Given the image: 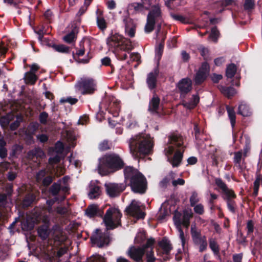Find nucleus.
<instances>
[{"instance_id":"obj_1","label":"nucleus","mask_w":262,"mask_h":262,"mask_svg":"<svg viewBox=\"0 0 262 262\" xmlns=\"http://www.w3.org/2000/svg\"><path fill=\"white\" fill-rule=\"evenodd\" d=\"M127 142L130 152L135 158L143 157L152 152L154 142L149 135L139 134L135 135Z\"/></svg>"},{"instance_id":"obj_2","label":"nucleus","mask_w":262,"mask_h":262,"mask_svg":"<svg viewBox=\"0 0 262 262\" xmlns=\"http://www.w3.org/2000/svg\"><path fill=\"white\" fill-rule=\"evenodd\" d=\"M123 166L124 162L118 155L107 154L99 159L98 173L102 176H107L121 169Z\"/></svg>"},{"instance_id":"obj_3","label":"nucleus","mask_w":262,"mask_h":262,"mask_svg":"<svg viewBox=\"0 0 262 262\" xmlns=\"http://www.w3.org/2000/svg\"><path fill=\"white\" fill-rule=\"evenodd\" d=\"M168 144L167 147L164 149L165 154L168 157L172 154L174 150V145L178 149L176 151L171 163L173 166H178L181 162L183 154L184 151V146L183 145L184 141L182 136L178 133H172L168 136Z\"/></svg>"},{"instance_id":"obj_4","label":"nucleus","mask_w":262,"mask_h":262,"mask_svg":"<svg viewBox=\"0 0 262 262\" xmlns=\"http://www.w3.org/2000/svg\"><path fill=\"white\" fill-rule=\"evenodd\" d=\"M162 23L163 18L160 7L158 5L152 6L147 16L146 23L144 28L145 32L146 33L152 32L155 26L157 25V34H158L160 31Z\"/></svg>"},{"instance_id":"obj_5","label":"nucleus","mask_w":262,"mask_h":262,"mask_svg":"<svg viewBox=\"0 0 262 262\" xmlns=\"http://www.w3.org/2000/svg\"><path fill=\"white\" fill-rule=\"evenodd\" d=\"M107 46L116 51H123L128 52L133 49V46L129 39L122 35L115 33L108 37L106 40Z\"/></svg>"},{"instance_id":"obj_6","label":"nucleus","mask_w":262,"mask_h":262,"mask_svg":"<svg viewBox=\"0 0 262 262\" xmlns=\"http://www.w3.org/2000/svg\"><path fill=\"white\" fill-rule=\"evenodd\" d=\"M122 216L121 212L118 208L114 207L109 208L106 210L103 218L106 231L114 230L119 226H121V218Z\"/></svg>"},{"instance_id":"obj_7","label":"nucleus","mask_w":262,"mask_h":262,"mask_svg":"<svg viewBox=\"0 0 262 262\" xmlns=\"http://www.w3.org/2000/svg\"><path fill=\"white\" fill-rule=\"evenodd\" d=\"M75 88L82 95H91L96 91L97 84L92 78L84 77L78 80L75 85Z\"/></svg>"},{"instance_id":"obj_8","label":"nucleus","mask_w":262,"mask_h":262,"mask_svg":"<svg viewBox=\"0 0 262 262\" xmlns=\"http://www.w3.org/2000/svg\"><path fill=\"white\" fill-rule=\"evenodd\" d=\"M190 233L193 244L199 246V252H203L207 249L208 243L206 237L201 235L200 230H198L195 225H191Z\"/></svg>"},{"instance_id":"obj_9","label":"nucleus","mask_w":262,"mask_h":262,"mask_svg":"<svg viewBox=\"0 0 262 262\" xmlns=\"http://www.w3.org/2000/svg\"><path fill=\"white\" fill-rule=\"evenodd\" d=\"M64 169L61 167L56 166V169H52L50 166H47L46 168L39 171L36 173V180H52L53 176H57L63 174Z\"/></svg>"},{"instance_id":"obj_10","label":"nucleus","mask_w":262,"mask_h":262,"mask_svg":"<svg viewBox=\"0 0 262 262\" xmlns=\"http://www.w3.org/2000/svg\"><path fill=\"white\" fill-rule=\"evenodd\" d=\"M90 241L93 245L102 248L109 244L110 237L108 232H103L100 229H96L90 237Z\"/></svg>"},{"instance_id":"obj_11","label":"nucleus","mask_w":262,"mask_h":262,"mask_svg":"<svg viewBox=\"0 0 262 262\" xmlns=\"http://www.w3.org/2000/svg\"><path fill=\"white\" fill-rule=\"evenodd\" d=\"M126 181L121 183H106L104 185L106 194L110 198H115L119 196L126 188Z\"/></svg>"},{"instance_id":"obj_12","label":"nucleus","mask_w":262,"mask_h":262,"mask_svg":"<svg viewBox=\"0 0 262 262\" xmlns=\"http://www.w3.org/2000/svg\"><path fill=\"white\" fill-rule=\"evenodd\" d=\"M127 213L137 219H143L145 216V213L141 209L135 200H133L131 203L125 209Z\"/></svg>"},{"instance_id":"obj_13","label":"nucleus","mask_w":262,"mask_h":262,"mask_svg":"<svg viewBox=\"0 0 262 262\" xmlns=\"http://www.w3.org/2000/svg\"><path fill=\"white\" fill-rule=\"evenodd\" d=\"M123 172L126 180H146L143 174L132 166L125 167Z\"/></svg>"},{"instance_id":"obj_14","label":"nucleus","mask_w":262,"mask_h":262,"mask_svg":"<svg viewBox=\"0 0 262 262\" xmlns=\"http://www.w3.org/2000/svg\"><path fill=\"white\" fill-rule=\"evenodd\" d=\"M209 70L210 67L207 62L202 63L194 79L196 84H200L204 82L209 74Z\"/></svg>"},{"instance_id":"obj_15","label":"nucleus","mask_w":262,"mask_h":262,"mask_svg":"<svg viewBox=\"0 0 262 262\" xmlns=\"http://www.w3.org/2000/svg\"><path fill=\"white\" fill-rule=\"evenodd\" d=\"M128 185L131 190L135 193L143 194L146 193L147 189V181H129Z\"/></svg>"},{"instance_id":"obj_16","label":"nucleus","mask_w":262,"mask_h":262,"mask_svg":"<svg viewBox=\"0 0 262 262\" xmlns=\"http://www.w3.org/2000/svg\"><path fill=\"white\" fill-rule=\"evenodd\" d=\"M61 189V184L58 183H53L49 188L50 193L54 198L47 201L49 205H53L56 202L63 201L66 199V196H61L60 199L57 196L59 191Z\"/></svg>"},{"instance_id":"obj_17","label":"nucleus","mask_w":262,"mask_h":262,"mask_svg":"<svg viewBox=\"0 0 262 262\" xmlns=\"http://www.w3.org/2000/svg\"><path fill=\"white\" fill-rule=\"evenodd\" d=\"M140 3L134 2L128 5V8L133 11V14H144L146 10H149V7L146 6V0H141Z\"/></svg>"},{"instance_id":"obj_18","label":"nucleus","mask_w":262,"mask_h":262,"mask_svg":"<svg viewBox=\"0 0 262 262\" xmlns=\"http://www.w3.org/2000/svg\"><path fill=\"white\" fill-rule=\"evenodd\" d=\"M45 157L44 152L39 148H35L29 151L27 154L28 159L36 163L38 165L40 164V159L43 158Z\"/></svg>"},{"instance_id":"obj_19","label":"nucleus","mask_w":262,"mask_h":262,"mask_svg":"<svg viewBox=\"0 0 262 262\" xmlns=\"http://www.w3.org/2000/svg\"><path fill=\"white\" fill-rule=\"evenodd\" d=\"M144 253V249L136 248L134 246L130 247L127 252L129 257L137 262H142V257Z\"/></svg>"},{"instance_id":"obj_20","label":"nucleus","mask_w":262,"mask_h":262,"mask_svg":"<svg viewBox=\"0 0 262 262\" xmlns=\"http://www.w3.org/2000/svg\"><path fill=\"white\" fill-rule=\"evenodd\" d=\"M123 22L125 24V34L130 37L135 36L136 25L134 21L130 18L126 17L123 19Z\"/></svg>"},{"instance_id":"obj_21","label":"nucleus","mask_w":262,"mask_h":262,"mask_svg":"<svg viewBox=\"0 0 262 262\" xmlns=\"http://www.w3.org/2000/svg\"><path fill=\"white\" fill-rule=\"evenodd\" d=\"M233 163L234 166L241 171H243L245 175V169L246 166L244 161V158H243V152L242 150L234 153Z\"/></svg>"},{"instance_id":"obj_22","label":"nucleus","mask_w":262,"mask_h":262,"mask_svg":"<svg viewBox=\"0 0 262 262\" xmlns=\"http://www.w3.org/2000/svg\"><path fill=\"white\" fill-rule=\"evenodd\" d=\"M98 182L99 181H91L89 184L88 195L91 199L98 198L101 195V187L98 185Z\"/></svg>"},{"instance_id":"obj_23","label":"nucleus","mask_w":262,"mask_h":262,"mask_svg":"<svg viewBox=\"0 0 262 262\" xmlns=\"http://www.w3.org/2000/svg\"><path fill=\"white\" fill-rule=\"evenodd\" d=\"M159 75V70L155 68L152 72L147 75L146 83L148 88L150 90H154L156 88L157 77Z\"/></svg>"},{"instance_id":"obj_24","label":"nucleus","mask_w":262,"mask_h":262,"mask_svg":"<svg viewBox=\"0 0 262 262\" xmlns=\"http://www.w3.org/2000/svg\"><path fill=\"white\" fill-rule=\"evenodd\" d=\"M177 87L182 94H186L192 89L191 80L188 78H183L179 82Z\"/></svg>"},{"instance_id":"obj_25","label":"nucleus","mask_w":262,"mask_h":262,"mask_svg":"<svg viewBox=\"0 0 262 262\" xmlns=\"http://www.w3.org/2000/svg\"><path fill=\"white\" fill-rule=\"evenodd\" d=\"M160 99L159 97L154 95L149 100L148 111L151 114H158L160 110Z\"/></svg>"},{"instance_id":"obj_26","label":"nucleus","mask_w":262,"mask_h":262,"mask_svg":"<svg viewBox=\"0 0 262 262\" xmlns=\"http://www.w3.org/2000/svg\"><path fill=\"white\" fill-rule=\"evenodd\" d=\"M13 192V185L12 184H7L6 186V193H0V208L6 207L7 203V197L11 196Z\"/></svg>"},{"instance_id":"obj_27","label":"nucleus","mask_w":262,"mask_h":262,"mask_svg":"<svg viewBox=\"0 0 262 262\" xmlns=\"http://www.w3.org/2000/svg\"><path fill=\"white\" fill-rule=\"evenodd\" d=\"M215 183L216 186L226 195L227 198L232 199L236 197V194L234 191L228 189L227 185L223 181H215Z\"/></svg>"},{"instance_id":"obj_28","label":"nucleus","mask_w":262,"mask_h":262,"mask_svg":"<svg viewBox=\"0 0 262 262\" xmlns=\"http://www.w3.org/2000/svg\"><path fill=\"white\" fill-rule=\"evenodd\" d=\"M101 213L97 205H89L85 210L86 215L90 218L94 217L97 215H101Z\"/></svg>"},{"instance_id":"obj_29","label":"nucleus","mask_w":262,"mask_h":262,"mask_svg":"<svg viewBox=\"0 0 262 262\" xmlns=\"http://www.w3.org/2000/svg\"><path fill=\"white\" fill-rule=\"evenodd\" d=\"M120 108L119 102L116 100L112 101L108 107L107 108L109 113L111 114L113 117H117L119 115Z\"/></svg>"},{"instance_id":"obj_30","label":"nucleus","mask_w":262,"mask_h":262,"mask_svg":"<svg viewBox=\"0 0 262 262\" xmlns=\"http://www.w3.org/2000/svg\"><path fill=\"white\" fill-rule=\"evenodd\" d=\"M37 234L38 236L42 241L47 239L50 233L49 228L48 226L42 225L38 227L37 229Z\"/></svg>"},{"instance_id":"obj_31","label":"nucleus","mask_w":262,"mask_h":262,"mask_svg":"<svg viewBox=\"0 0 262 262\" xmlns=\"http://www.w3.org/2000/svg\"><path fill=\"white\" fill-rule=\"evenodd\" d=\"M97 14V24L98 28L102 31L105 30L107 27V23L103 16V13L101 11L98 9L96 11Z\"/></svg>"},{"instance_id":"obj_32","label":"nucleus","mask_w":262,"mask_h":262,"mask_svg":"<svg viewBox=\"0 0 262 262\" xmlns=\"http://www.w3.org/2000/svg\"><path fill=\"white\" fill-rule=\"evenodd\" d=\"M159 245L162 249L163 253L166 255H168L172 249V247L171 244L170 243V241L165 237H163L159 243Z\"/></svg>"},{"instance_id":"obj_33","label":"nucleus","mask_w":262,"mask_h":262,"mask_svg":"<svg viewBox=\"0 0 262 262\" xmlns=\"http://www.w3.org/2000/svg\"><path fill=\"white\" fill-rule=\"evenodd\" d=\"M36 196L32 193H28L25 196L23 202L22 206L24 208H28L30 206L33 202L35 201Z\"/></svg>"},{"instance_id":"obj_34","label":"nucleus","mask_w":262,"mask_h":262,"mask_svg":"<svg viewBox=\"0 0 262 262\" xmlns=\"http://www.w3.org/2000/svg\"><path fill=\"white\" fill-rule=\"evenodd\" d=\"M238 113L243 116L248 117L252 114V111L246 103H242L239 105Z\"/></svg>"},{"instance_id":"obj_35","label":"nucleus","mask_w":262,"mask_h":262,"mask_svg":"<svg viewBox=\"0 0 262 262\" xmlns=\"http://www.w3.org/2000/svg\"><path fill=\"white\" fill-rule=\"evenodd\" d=\"M192 216L193 214L191 211L184 210L181 224L186 228H188L190 225V219L192 217Z\"/></svg>"},{"instance_id":"obj_36","label":"nucleus","mask_w":262,"mask_h":262,"mask_svg":"<svg viewBox=\"0 0 262 262\" xmlns=\"http://www.w3.org/2000/svg\"><path fill=\"white\" fill-rule=\"evenodd\" d=\"M218 88L221 93L229 98L234 96L236 93L235 90L232 87H225L223 85H219Z\"/></svg>"},{"instance_id":"obj_37","label":"nucleus","mask_w":262,"mask_h":262,"mask_svg":"<svg viewBox=\"0 0 262 262\" xmlns=\"http://www.w3.org/2000/svg\"><path fill=\"white\" fill-rule=\"evenodd\" d=\"M199 97L196 95L192 96L191 100L189 102H184L183 106L188 109H192L194 108L199 102Z\"/></svg>"},{"instance_id":"obj_38","label":"nucleus","mask_w":262,"mask_h":262,"mask_svg":"<svg viewBox=\"0 0 262 262\" xmlns=\"http://www.w3.org/2000/svg\"><path fill=\"white\" fill-rule=\"evenodd\" d=\"M38 79L35 73L30 72L26 73L24 79L27 84H34Z\"/></svg>"},{"instance_id":"obj_39","label":"nucleus","mask_w":262,"mask_h":262,"mask_svg":"<svg viewBox=\"0 0 262 262\" xmlns=\"http://www.w3.org/2000/svg\"><path fill=\"white\" fill-rule=\"evenodd\" d=\"M237 67L234 63H231L227 66L226 70V76L228 78H232L235 74Z\"/></svg>"},{"instance_id":"obj_40","label":"nucleus","mask_w":262,"mask_h":262,"mask_svg":"<svg viewBox=\"0 0 262 262\" xmlns=\"http://www.w3.org/2000/svg\"><path fill=\"white\" fill-rule=\"evenodd\" d=\"M226 110L228 113V117L230 120V122L232 128H233L235 126V121H236V116L235 113L234 111L233 108L229 106H226Z\"/></svg>"},{"instance_id":"obj_41","label":"nucleus","mask_w":262,"mask_h":262,"mask_svg":"<svg viewBox=\"0 0 262 262\" xmlns=\"http://www.w3.org/2000/svg\"><path fill=\"white\" fill-rule=\"evenodd\" d=\"M39 124L37 122L30 123L27 127V133L30 136H33L39 128Z\"/></svg>"},{"instance_id":"obj_42","label":"nucleus","mask_w":262,"mask_h":262,"mask_svg":"<svg viewBox=\"0 0 262 262\" xmlns=\"http://www.w3.org/2000/svg\"><path fill=\"white\" fill-rule=\"evenodd\" d=\"M209 247L214 254H217L219 252V247L214 238H211L209 240Z\"/></svg>"},{"instance_id":"obj_43","label":"nucleus","mask_w":262,"mask_h":262,"mask_svg":"<svg viewBox=\"0 0 262 262\" xmlns=\"http://www.w3.org/2000/svg\"><path fill=\"white\" fill-rule=\"evenodd\" d=\"M155 243V240L153 238H150L146 241L145 244L143 245L141 249H144V253L147 251L148 248L152 249L153 246Z\"/></svg>"},{"instance_id":"obj_44","label":"nucleus","mask_w":262,"mask_h":262,"mask_svg":"<svg viewBox=\"0 0 262 262\" xmlns=\"http://www.w3.org/2000/svg\"><path fill=\"white\" fill-rule=\"evenodd\" d=\"M76 37V36L75 33L74 31H72L71 32L64 36L63 39L65 42L70 43L74 41Z\"/></svg>"},{"instance_id":"obj_45","label":"nucleus","mask_w":262,"mask_h":262,"mask_svg":"<svg viewBox=\"0 0 262 262\" xmlns=\"http://www.w3.org/2000/svg\"><path fill=\"white\" fill-rule=\"evenodd\" d=\"M53 48L55 50L61 53H68L69 51V48L63 45H53Z\"/></svg>"},{"instance_id":"obj_46","label":"nucleus","mask_w":262,"mask_h":262,"mask_svg":"<svg viewBox=\"0 0 262 262\" xmlns=\"http://www.w3.org/2000/svg\"><path fill=\"white\" fill-rule=\"evenodd\" d=\"M226 200L228 209L232 213H234L235 212V202L230 198H227Z\"/></svg>"},{"instance_id":"obj_47","label":"nucleus","mask_w":262,"mask_h":262,"mask_svg":"<svg viewBox=\"0 0 262 262\" xmlns=\"http://www.w3.org/2000/svg\"><path fill=\"white\" fill-rule=\"evenodd\" d=\"M60 158L58 155H56L54 157L50 158L49 160V165L48 166H51V168L52 169H55L54 168V164H57L60 161Z\"/></svg>"},{"instance_id":"obj_48","label":"nucleus","mask_w":262,"mask_h":262,"mask_svg":"<svg viewBox=\"0 0 262 262\" xmlns=\"http://www.w3.org/2000/svg\"><path fill=\"white\" fill-rule=\"evenodd\" d=\"M219 34V32L216 27H213L211 29V33L209 35V38L213 40L214 41H216Z\"/></svg>"},{"instance_id":"obj_49","label":"nucleus","mask_w":262,"mask_h":262,"mask_svg":"<svg viewBox=\"0 0 262 262\" xmlns=\"http://www.w3.org/2000/svg\"><path fill=\"white\" fill-rule=\"evenodd\" d=\"M199 201L198 193L193 192L190 198V202L191 206L193 207Z\"/></svg>"},{"instance_id":"obj_50","label":"nucleus","mask_w":262,"mask_h":262,"mask_svg":"<svg viewBox=\"0 0 262 262\" xmlns=\"http://www.w3.org/2000/svg\"><path fill=\"white\" fill-rule=\"evenodd\" d=\"M48 119V114L45 112H41L39 116V120L40 123L46 124Z\"/></svg>"},{"instance_id":"obj_51","label":"nucleus","mask_w":262,"mask_h":262,"mask_svg":"<svg viewBox=\"0 0 262 262\" xmlns=\"http://www.w3.org/2000/svg\"><path fill=\"white\" fill-rule=\"evenodd\" d=\"M60 101L62 103L68 102L71 104H74L78 101V99L71 97H68L61 98Z\"/></svg>"},{"instance_id":"obj_52","label":"nucleus","mask_w":262,"mask_h":262,"mask_svg":"<svg viewBox=\"0 0 262 262\" xmlns=\"http://www.w3.org/2000/svg\"><path fill=\"white\" fill-rule=\"evenodd\" d=\"M64 149V146L62 142L60 141H58L54 147V150L55 152L57 154H61Z\"/></svg>"},{"instance_id":"obj_53","label":"nucleus","mask_w":262,"mask_h":262,"mask_svg":"<svg viewBox=\"0 0 262 262\" xmlns=\"http://www.w3.org/2000/svg\"><path fill=\"white\" fill-rule=\"evenodd\" d=\"M181 216L182 214L181 212H179L178 210H176L174 211V215H173V220L176 224H178L179 225H181Z\"/></svg>"},{"instance_id":"obj_54","label":"nucleus","mask_w":262,"mask_h":262,"mask_svg":"<svg viewBox=\"0 0 262 262\" xmlns=\"http://www.w3.org/2000/svg\"><path fill=\"white\" fill-rule=\"evenodd\" d=\"M254 0H246L244 4V8L246 10H251L254 8Z\"/></svg>"},{"instance_id":"obj_55","label":"nucleus","mask_w":262,"mask_h":262,"mask_svg":"<svg viewBox=\"0 0 262 262\" xmlns=\"http://www.w3.org/2000/svg\"><path fill=\"white\" fill-rule=\"evenodd\" d=\"M194 211L195 213L202 215L204 212V206L201 204H198L196 205H194Z\"/></svg>"},{"instance_id":"obj_56","label":"nucleus","mask_w":262,"mask_h":262,"mask_svg":"<svg viewBox=\"0 0 262 262\" xmlns=\"http://www.w3.org/2000/svg\"><path fill=\"white\" fill-rule=\"evenodd\" d=\"M147 262H155L156 258L154 255L152 249H150L149 251H147L146 253Z\"/></svg>"},{"instance_id":"obj_57","label":"nucleus","mask_w":262,"mask_h":262,"mask_svg":"<svg viewBox=\"0 0 262 262\" xmlns=\"http://www.w3.org/2000/svg\"><path fill=\"white\" fill-rule=\"evenodd\" d=\"M89 6V5L84 3L83 5L80 7L78 12L77 13L76 17H79L82 15L86 11Z\"/></svg>"},{"instance_id":"obj_58","label":"nucleus","mask_w":262,"mask_h":262,"mask_svg":"<svg viewBox=\"0 0 262 262\" xmlns=\"http://www.w3.org/2000/svg\"><path fill=\"white\" fill-rule=\"evenodd\" d=\"M260 181H254L253 185V192L252 195L253 197H256L258 195L259 187Z\"/></svg>"},{"instance_id":"obj_59","label":"nucleus","mask_w":262,"mask_h":262,"mask_svg":"<svg viewBox=\"0 0 262 262\" xmlns=\"http://www.w3.org/2000/svg\"><path fill=\"white\" fill-rule=\"evenodd\" d=\"M110 148V145L107 141L104 140L101 142L99 145V149L103 151Z\"/></svg>"},{"instance_id":"obj_60","label":"nucleus","mask_w":262,"mask_h":262,"mask_svg":"<svg viewBox=\"0 0 262 262\" xmlns=\"http://www.w3.org/2000/svg\"><path fill=\"white\" fill-rule=\"evenodd\" d=\"M248 234L253 233L254 231V223L252 220H249L247 223Z\"/></svg>"},{"instance_id":"obj_61","label":"nucleus","mask_w":262,"mask_h":262,"mask_svg":"<svg viewBox=\"0 0 262 262\" xmlns=\"http://www.w3.org/2000/svg\"><path fill=\"white\" fill-rule=\"evenodd\" d=\"M163 45L161 43L160 44L159 47L156 49V56L158 57V59L161 58L162 54L163 53Z\"/></svg>"},{"instance_id":"obj_62","label":"nucleus","mask_w":262,"mask_h":262,"mask_svg":"<svg viewBox=\"0 0 262 262\" xmlns=\"http://www.w3.org/2000/svg\"><path fill=\"white\" fill-rule=\"evenodd\" d=\"M36 138L41 143H45L48 140V137L45 134H39L36 136Z\"/></svg>"},{"instance_id":"obj_63","label":"nucleus","mask_w":262,"mask_h":262,"mask_svg":"<svg viewBox=\"0 0 262 262\" xmlns=\"http://www.w3.org/2000/svg\"><path fill=\"white\" fill-rule=\"evenodd\" d=\"M89 118L88 116L83 115L79 118L78 123L79 124L84 125L87 123V122L89 121Z\"/></svg>"},{"instance_id":"obj_64","label":"nucleus","mask_w":262,"mask_h":262,"mask_svg":"<svg viewBox=\"0 0 262 262\" xmlns=\"http://www.w3.org/2000/svg\"><path fill=\"white\" fill-rule=\"evenodd\" d=\"M243 258V254H235L233 255V262H241Z\"/></svg>"}]
</instances>
